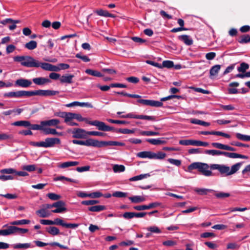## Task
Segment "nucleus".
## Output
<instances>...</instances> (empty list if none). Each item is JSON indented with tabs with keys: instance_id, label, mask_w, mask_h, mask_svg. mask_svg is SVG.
<instances>
[{
	"instance_id": "f257e3e1",
	"label": "nucleus",
	"mask_w": 250,
	"mask_h": 250,
	"mask_svg": "<svg viewBox=\"0 0 250 250\" xmlns=\"http://www.w3.org/2000/svg\"><path fill=\"white\" fill-rule=\"evenodd\" d=\"M15 62H20L21 65L27 67H41L45 71H58L60 69L57 66L47 62H42L29 56H17L14 57Z\"/></svg>"
},
{
	"instance_id": "f03ea898",
	"label": "nucleus",
	"mask_w": 250,
	"mask_h": 250,
	"mask_svg": "<svg viewBox=\"0 0 250 250\" xmlns=\"http://www.w3.org/2000/svg\"><path fill=\"white\" fill-rule=\"evenodd\" d=\"M72 143L74 144L83 145L87 146H93L96 147H103L104 146H125V144L122 142L113 141H99L93 139H88L85 141L73 140Z\"/></svg>"
},
{
	"instance_id": "7ed1b4c3",
	"label": "nucleus",
	"mask_w": 250,
	"mask_h": 250,
	"mask_svg": "<svg viewBox=\"0 0 250 250\" xmlns=\"http://www.w3.org/2000/svg\"><path fill=\"white\" fill-rule=\"evenodd\" d=\"M242 163H238L231 167L223 164H211L210 168L211 170H217L220 174L223 176H228L235 173L240 168Z\"/></svg>"
},
{
	"instance_id": "20e7f679",
	"label": "nucleus",
	"mask_w": 250,
	"mask_h": 250,
	"mask_svg": "<svg viewBox=\"0 0 250 250\" xmlns=\"http://www.w3.org/2000/svg\"><path fill=\"white\" fill-rule=\"evenodd\" d=\"M210 166L206 163L201 162H194L189 165L188 168L189 171L193 169H198V171L206 176H210L212 175V172L208 170Z\"/></svg>"
},
{
	"instance_id": "39448f33",
	"label": "nucleus",
	"mask_w": 250,
	"mask_h": 250,
	"mask_svg": "<svg viewBox=\"0 0 250 250\" xmlns=\"http://www.w3.org/2000/svg\"><path fill=\"white\" fill-rule=\"evenodd\" d=\"M61 144V140L58 138H46L44 141L30 142L29 144L33 146L43 147L45 148L54 147L55 145Z\"/></svg>"
},
{
	"instance_id": "423d86ee",
	"label": "nucleus",
	"mask_w": 250,
	"mask_h": 250,
	"mask_svg": "<svg viewBox=\"0 0 250 250\" xmlns=\"http://www.w3.org/2000/svg\"><path fill=\"white\" fill-rule=\"evenodd\" d=\"M88 124L97 127V128L103 131H110L113 129L112 127L106 125L104 122L98 120L90 121Z\"/></svg>"
},
{
	"instance_id": "0eeeda50",
	"label": "nucleus",
	"mask_w": 250,
	"mask_h": 250,
	"mask_svg": "<svg viewBox=\"0 0 250 250\" xmlns=\"http://www.w3.org/2000/svg\"><path fill=\"white\" fill-rule=\"evenodd\" d=\"M123 118H132L137 119L146 120L149 121H156V117L152 116L144 115H136L133 113H129L125 115L121 116Z\"/></svg>"
},
{
	"instance_id": "6e6552de",
	"label": "nucleus",
	"mask_w": 250,
	"mask_h": 250,
	"mask_svg": "<svg viewBox=\"0 0 250 250\" xmlns=\"http://www.w3.org/2000/svg\"><path fill=\"white\" fill-rule=\"evenodd\" d=\"M53 206H54V208H56L51 210V212L53 213H60L67 210V208L65 207L66 204L63 201L60 200L55 202L53 203Z\"/></svg>"
},
{
	"instance_id": "1a4fd4ad",
	"label": "nucleus",
	"mask_w": 250,
	"mask_h": 250,
	"mask_svg": "<svg viewBox=\"0 0 250 250\" xmlns=\"http://www.w3.org/2000/svg\"><path fill=\"white\" fill-rule=\"evenodd\" d=\"M53 222V225H60L66 228L75 229L79 226L78 224L66 223L60 218H55Z\"/></svg>"
},
{
	"instance_id": "9d476101",
	"label": "nucleus",
	"mask_w": 250,
	"mask_h": 250,
	"mask_svg": "<svg viewBox=\"0 0 250 250\" xmlns=\"http://www.w3.org/2000/svg\"><path fill=\"white\" fill-rule=\"evenodd\" d=\"M161 204L159 202H153L149 204L148 205H140L134 206L133 208L135 210L138 211L144 210L157 207L160 206Z\"/></svg>"
},
{
	"instance_id": "9b49d317",
	"label": "nucleus",
	"mask_w": 250,
	"mask_h": 250,
	"mask_svg": "<svg viewBox=\"0 0 250 250\" xmlns=\"http://www.w3.org/2000/svg\"><path fill=\"white\" fill-rule=\"evenodd\" d=\"M88 131L83 129L76 128L72 131V137L74 138H85L88 135Z\"/></svg>"
},
{
	"instance_id": "f8f14e48",
	"label": "nucleus",
	"mask_w": 250,
	"mask_h": 250,
	"mask_svg": "<svg viewBox=\"0 0 250 250\" xmlns=\"http://www.w3.org/2000/svg\"><path fill=\"white\" fill-rule=\"evenodd\" d=\"M59 93L58 91L51 90H35V95L42 96H49L55 95Z\"/></svg>"
},
{
	"instance_id": "ddd939ff",
	"label": "nucleus",
	"mask_w": 250,
	"mask_h": 250,
	"mask_svg": "<svg viewBox=\"0 0 250 250\" xmlns=\"http://www.w3.org/2000/svg\"><path fill=\"white\" fill-rule=\"evenodd\" d=\"M31 84L32 82L30 80L23 78H21L15 81V85L16 86L24 88L29 87L31 85Z\"/></svg>"
},
{
	"instance_id": "4468645a",
	"label": "nucleus",
	"mask_w": 250,
	"mask_h": 250,
	"mask_svg": "<svg viewBox=\"0 0 250 250\" xmlns=\"http://www.w3.org/2000/svg\"><path fill=\"white\" fill-rule=\"evenodd\" d=\"M74 106H80L81 107H86L88 108H92V104L88 102H79L77 101L73 102L69 104H65V106L67 107H71Z\"/></svg>"
},
{
	"instance_id": "2eb2a0df",
	"label": "nucleus",
	"mask_w": 250,
	"mask_h": 250,
	"mask_svg": "<svg viewBox=\"0 0 250 250\" xmlns=\"http://www.w3.org/2000/svg\"><path fill=\"white\" fill-rule=\"evenodd\" d=\"M32 81L35 84L38 85H42L51 83L49 79L44 77L35 78L33 79Z\"/></svg>"
},
{
	"instance_id": "dca6fc26",
	"label": "nucleus",
	"mask_w": 250,
	"mask_h": 250,
	"mask_svg": "<svg viewBox=\"0 0 250 250\" xmlns=\"http://www.w3.org/2000/svg\"><path fill=\"white\" fill-rule=\"evenodd\" d=\"M12 247L15 250H26L28 248H33L34 246L30 243H17L13 245Z\"/></svg>"
},
{
	"instance_id": "f3484780",
	"label": "nucleus",
	"mask_w": 250,
	"mask_h": 250,
	"mask_svg": "<svg viewBox=\"0 0 250 250\" xmlns=\"http://www.w3.org/2000/svg\"><path fill=\"white\" fill-rule=\"evenodd\" d=\"M178 39L187 45H191L193 43V40L189 36L187 35H181L178 37Z\"/></svg>"
},
{
	"instance_id": "a211bd4d",
	"label": "nucleus",
	"mask_w": 250,
	"mask_h": 250,
	"mask_svg": "<svg viewBox=\"0 0 250 250\" xmlns=\"http://www.w3.org/2000/svg\"><path fill=\"white\" fill-rule=\"evenodd\" d=\"M224 156L230 158H242V159H248V157L247 156L240 154L236 153L233 152H228L225 151Z\"/></svg>"
},
{
	"instance_id": "6ab92c4d",
	"label": "nucleus",
	"mask_w": 250,
	"mask_h": 250,
	"mask_svg": "<svg viewBox=\"0 0 250 250\" xmlns=\"http://www.w3.org/2000/svg\"><path fill=\"white\" fill-rule=\"evenodd\" d=\"M60 123V121L58 119H54L48 121H42L41 125L42 126H56Z\"/></svg>"
},
{
	"instance_id": "aec40b11",
	"label": "nucleus",
	"mask_w": 250,
	"mask_h": 250,
	"mask_svg": "<svg viewBox=\"0 0 250 250\" xmlns=\"http://www.w3.org/2000/svg\"><path fill=\"white\" fill-rule=\"evenodd\" d=\"M79 163L77 161H68L62 163L58 167L61 168H65L66 167L77 166Z\"/></svg>"
},
{
	"instance_id": "412c9836",
	"label": "nucleus",
	"mask_w": 250,
	"mask_h": 250,
	"mask_svg": "<svg viewBox=\"0 0 250 250\" xmlns=\"http://www.w3.org/2000/svg\"><path fill=\"white\" fill-rule=\"evenodd\" d=\"M137 156L142 158H149L152 159V152L150 151H145L138 153Z\"/></svg>"
},
{
	"instance_id": "4be33fe9",
	"label": "nucleus",
	"mask_w": 250,
	"mask_h": 250,
	"mask_svg": "<svg viewBox=\"0 0 250 250\" xmlns=\"http://www.w3.org/2000/svg\"><path fill=\"white\" fill-rule=\"evenodd\" d=\"M3 96L4 97L7 98H21V91H11L7 93H5L3 94Z\"/></svg>"
},
{
	"instance_id": "5701e85b",
	"label": "nucleus",
	"mask_w": 250,
	"mask_h": 250,
	"mask_svg": "<svg viewBox=\"0 0 250 250\" xmlns=\"http://www.w3.org/2000/svg\"><path fill=\"white\" fill-rule=\"evenodd\" d=\"M128 199L131 201L132 203L135 204L142 203L146 200L145 197L138 195L129 197Z\"/></svg>"
},
{
	"instance_id": "b1692460",
	"label": "nucleus",
	"mask_w": 250,
	"mask_h": 250,
	"mask_svg": "<svg viewBox=\"0 0 250 250\" xmlns=\"http://www.w3.org/2000/svg\"><path fill=\"white\" fill-rule=\"evenodd\" d=\"M204 153L206 154L212 155V156H219L224 155L225 151H222L220 150L212 149V150H206Z\"/></svg>"
},
{
	"instance_id": "393cba45",
	"label": "nucleus",
	"mask_w": 250,
	"mask_h": 250,
	"mask_svg": "<svg viewBox=\"0 0 250 250\" xmlns=\"http://www.w3.org/2000/svg\"><path fill=\"white\" fill-rule=\"evenodd\" d=\"M73 77V75H63L61 78L60 81L62 83H72Z\"/></svg>"
},
{
	"instance_id": "a878e982",
	"label": "nucleus",
	"mask_w": 250,
	"mask_h": 250,
	"mask_svg": "<svg viewBox=\"0 0 250 250\" xmlns=\"http://www.w3.org/2000/svg\"><path fill=\"white\" fill-rule=\"evenodd\" d=\"M89 211L92 212H100L106 209V207L103 205L91 206L88 208Z\"/></svg>"
},
{
	"instance_id": "bb28decb",
	"label": "nucleus",
	"mask_w": 250,
	"mask_h": 250,
	"mask_svg": "<svg viewBox=\"0 0 250 250\" xmlns=\"http://www.w3.org/2000/svg\"><path fill=\"white\" fill-rule=\"evenodd\" d=\"M146 141L153 145H159L164 144L166 142L164 140H162L160 138L159 139H147Z\"/></svg>"
},
{
	"instance_id": "cd10ccee",
	"label": "nucleus",
	"mask_w": 250,
	"mask_h": 250,
	"mask_svg": "<svg viewBox=\"0 0 250 250\" xmlns=\"http://www.w3.org/2000/svg\"><path fill=\"white\" fill-rule=\"evenodd\" d=\"M221 68V65L219 64H216L213 66L210 69L209 74L210 77L216 75Z\"/></svg>"
},
{
	"instance_id": "c85d7f7f",
	"label": "nucleus",
	"mask_w": 250,
	"mask_h": 250,
	"mask_svg": "<svg viewBox=\"0 0 250 250\" xmlns=\"http://www.w3.org/2000/svg\"><path fill=\"white\" fill-rule=\"evenodd\" d=\"M36 214H38L40 217L45 218L50 216V213L48 212L45 208H42L38 210L36 212Z\"/></svg>"
},
{
	"instance_id": "c756f323",
	"label": "nucleus",
	"mask_w": 250,
	"mask_h": 250,
	"mask_svg": "<svg viewBox=\"0 0 250 250\" xmlns=\"http://www.w3.org/2000/svg\"><path fill=\"white\" fill-rule=\"evenodd\" d=\"M12 125L15 126H24V127H29L31 124L29 121H16L12 124Z\"/></svg>"
},
{
	"instance_id": "7c9ffc66",
	"label": "nucleus",
	"mask_w": 250,
	"mask_h": 250,
	"mask_svg": "<svg viewBox=\"0 0 250 250\" xmlns=\"http://www.w3.org/2000/svg\"><path fill=\"white\" fill-rule=\"evenodd\" d=\"M43 132L46 135L48 134H52V135H61V133H58L57 130L54 128H48V127H43Z\"/></svg>"
},
{
	"instance_id": "2f4dec72",
	"label": "nucleus",
	"mask_w": 250,
	"mask_h": 250,
	"mask_svg": "<svg viewBox=\"0 0 250 250\" xmlns=\"http://www.w3.org/2000/svg\"><path fill=\"white\" fill-rule=\"evenodd\" d=\"M85 72L86 74L90 75L93 76L97 77H104V75H103L100 72H99L97 70L87 69L85 70Z\"/></svg>"
},
{
	"instance_id": "473e14b6",
	"label": "nucleus",
	"mask_w": 250,
	"mask_h": 250,
	"mask_svg": "<svg viewBox=\"0 0 250 250\" xmlns=\"http://www.w3.org/2000/svg\"><path fill=\"white\" fill-rule=\"evenodd\" d=\"M190 122L192 124L199 125L205 126H208L210 125L209 123L206 122L196 119H191Z\"/></svg>"
},
{
	"instance_id": "72a5a7b5",
	"label": "nucleus",
	"mask_w": 250,
	"mask_h": 250,
	"mask_svg": "<svg viewBox=\"0 0 250 250\" xmlns=\"http://www.w3.org/2000/svg\"><path fill=\"white\" fill-rule=\"evenodd\" d=\"M11 234L15 233L17 231H19L21 233H25L28 231V229H22L15 226H10Z\"/></svg>"
},
{
	"instance_id": "f704fd0d",
	"label": "nucleus",
	"mask_w": 250,
	"mask_h": 250,
	"mask_svg": "<svg viewBox=\"0 0 250 250\" xmlns=\"http://www.w3.org/2000/svg\"><path fill=\"white\" fill-rule=\"evenodd\" d=\"M149 176H150V175L148 173L140 174L139 175H137V176H135L130 178L129 179V180L130 181H136L141 180L142 179L146 178L148 177Z\"/></svg>"
},
{
	"instance_id": "c9c22d12",
	"label": "nucleus",
	"mask_w": 250,
	"mask_h": 250,
	"mask_svg": "<svg viewBox=\"0 0 250 250\" xmlns=\"http://www.w3.org/2000/svg\"><path fill=\"white\" fill-rule=\"evenodd\" d=\"M46 230L49 234L54 236L58 235L60 233V230L55 227H49L47 228Z\"/></svg>"
},
{
	"instance_id": "e433bc0d",
	"label": "nucleus",
	"mask_w": 250,
	"mask_h": 250,
	"mask_svg": "<svg viewBox=\"0 0 250 250\" xmlns=\"http://www.w3.org/2000/svg\"><path fill=\"white\" fill-rule=\"evenodd\" d=\"M140 134L143 136H151L160 135L159 132L152 131H140Z\"/></svg>"
},
{
	"instance_id": "4c0bfd02",
	"label": "nucleus",
	"mask_w": 250,
	"mask_h": 250,
	"mask_svg": "<svg viewBox=\"0 0 250 250\" xmlns=\"http://www.w3.org/2000/svg\"><path fill=\"white\" fill-rule=\"evenodd\" d=\"M166 156V153L162 152H159L157 153L152 152V159H159L162 160L165 158Z\"/></svg>"
},
{
	"instance_id": "58836bf2",
	"label": "nucleus",
	"mask_w": 250,
	"mask_h": 250,
	"mask_svg": "<svg viewBox=\"0 0 250 250\" xmlns=\"http://www.w3.org/2000/svg\"><path fill=\"white\" fill-rule=\"evenodd\" d=\"M194 191L200 195H206L208 192L214 191L213 189H207V188H196L194 189Z\"/></svg>"
},
{
	"instance_id": "ea45409f",
	"label": "nucleus",
	"mask_w": 250,
	"mask_h": 250,
	"mask_svg": "<svg viewBox=\"0 0 250 250\" xmlns=\"http://www.w3.org/2000/svg\"><path fill=\"white\" fill-rule=\"evenodd\" d=\"M113 170L115 173L122 172L125 170V167L122 165H114L113 167Z\"/></svg>"
},
{
	"instance_id": "a19ab883",
	"label": "nucleus",
	"mask_w": 250,
	"mask_h": 250,
	"mask_svg": "<svg viewBox=\"0 0 250 250\" xmlns=\"http://www.w3.org/2000/svg\"><path fill=\"white\" fill-rule=\"evenodd\" d=\"M37 43L35 41H31L25 44V47L29 49L33 50L37 47Z\"/></svg>"
},
{
	"instance_id": "79ce46f5",
	"label": "nucleus",
	"mask_w": 250,
	"mask_h": 250,
	"mask_svg": "<svg viewBox=\"0 0 250 250\" xmlns=\"http://www.w3.org/2000/svg\"><path fill=\"white\" fill-rule=\"evenodd\" d=\"M163 105L162 102L158 101L149 100L148 105L153 107H162Z\"/></svg>"
},
{
	"instance_id": "37998d69",
	"label": "nucleus",
	"mask_w": 250,
	"mask_h": 250,
	"mask_svg": "<svg viewBox=\"0 0 250 250\" xmlns=\"http://www.w3.org/2000/svg\"><path fill=\"white\" fill-rule=\"evenodd\" d=\"M236 137L237 139L245 141H250V136L244 135L240 133H237L236 134Z\"/></svg>"
},
{
	"instance_id": "c03bdc74",
	"label": "nucleus",
	"mask_w": 250,
	"mask_h": 250,
	"mask_svg": "<svg viewBox=\"0 0 250 250\" xmlns=\"http://www.w3.org/2000/svg\"><path fill=\"white\" fill-rule=\"evenodd\" d=\"M74 119H76L78 121L82 122L84 121L86 123L88 124V122H90L87 118H83L80 114L73 113Z\"/></svg>"
},
{
	"instance_id": "a18cd8bd",
	"label": "nucleus",
	"mask_w": 250,
	"mask_h": 250,
	"mask_svg": "<svg viewBox=\"0 0 250 250\" xmlns=\"http://www.w3.org/2000/svg\"><path fill=\"white\" fill-rule=\"evenodd\" d=\"M240 43H247L250 42V36L248 35H243L240 40H238Z\"/></svg>"
},
{
	"instance_id": "49530a36",
	"label": "nucleus",
	"mask_w": 250,
	"mask_h": 250,
	"mask_svg": "<svg viewBox=\"0 0 250 250\" xmlns=\"http://www.w3.org/2000/svg\"><path fill=\"white\" fill-rule=\"evenodd\" d=\"M249 65L248 63L242 62L240 64V66L238 67L237 70L239 72H245L246 70L248 69Z\"/></svg>"
},
{
	"instance_id": "de8ad7c7",
	"label": "nucleus",
	"mask_w": 250,
	"mask_h": 250,
	"mask_svg": "<svg viewBox=\"0 0 250 250\" xmlns=\"http://www.w3.org/2000/svg\"><path fill=\"white\" fill-rule=\"evenodd\" d=\"M47 196L52 201H57L61 198V196L60 195L54 193H49L47 194Z\"/></svg>"
},
{
	"instance_id": "09e8293b",
	"label": "nucleus",
	"mask_w": 250,
	"mask_h": 250,
	"mask_svg": "<svg viewBox=\"0 0 250 250\" xmlns=\"http://www.w3.org/2000/svg\"><path fill=\"white\" fill-rule=\"evenodd\" d=\"M73 119H74L73 113L66 112L64 118V122L68 124Z\"/></svg>"
},
{
	"instance_id": "8fccbe9b",
	"label": "nucleus",
	"mask_w": 250,
	"mask_h": 250,
	"mask_svg": "<svg viewBox=\"0 0 250 250\" xmlns=\"http://www.w3.org/2000/svg\"><path fill=\"white\" fill-rule=\"evenodd\" d=\"M229 193H225L223 192H220L215 194V196L216 198L219 199H224L230 196Z\"/></svg>"
},
{
	"instance_id": "3c124183",
	"label": "nucleus",
	"mask_w": 250,
	"mask_h": 250,
	"mask_svg": "<svg viewBox=\"0 0 250 250\" xmlns=\"http://www.w3.org/2000/svg\"><path fill=\"white\" fill-rule=\"evenodd\" d=\"M1 173L2 174H15L16 170V169L12 168H4L0 170Z\"/></svg>"
},
{
	"instance_id": "603ef678",
	"label": "nucleus",
	"mask_w": 250,
	"mask_h": 250,
	"mask_svg": "<svg viewBox=\"0 0 250 250\" xmlns=\"http://www.w3.org/2000/svg\"><path fill=\"white\" fill-rule=\"evenodd\" d=\"M162 67H166L168 68H172L173 67L174 63L172 61H164L162 63Z\"/></svg>"
},
{
	"instance_id": "864d4df0",
	"label": "nucleus",
	"mask_w": 250,
	"mask_h": 250,
	"mask_svg": "<svg viewBox=\"0 0 250 250\" xmlns=\"http://www.w3.org/2000/svg\"><path fill=\"white\" fill-rule=\"evenodd\" d=\"M99 201L97 200H85L82 202V204L86 206L93 205L96 204H98Z\"/></svg>"
},
{
	"instance_id": "5fc2aeb1",
	"label": "nucleus",
	"mask_w": 250,
	"mask_h": 250,
	"mask_svg": "<svg viewBox=\"0 0 250 250\" xmlns=\"http://www.w3.org/2000/svg\"><path fill=\"white\" fill-rule=\"evenodd\" d=\"M127 195V193L122 191H115L112 194L113 196L118 198L125 197Z\"/></svg>"
},
{
	"instance_id": "6e6d98bb",
	"label": "nucleus",
	"mask_w": 250,
	"mask_h": 250,
	"mask_svg": "<svg viewBox=\"0 0 250 250\" xmlns=\"http://www.w3.org/2000/svg\"><path fill=\"white\" fill-rule=\"evenodd\" d=\"M35 95V91L21 90V97L26 96L30 97Z\"/></svg>"
},
{
	"instance_id": "4d7b16f0",
	"label": "nucleus",
	"mask_w": 250,
	"mask_h": 250,
	"mask_svg": "<svg viewBox=\"0 0 250 250\" xmlns=\"http://www.w3.org/2000/svg\"><path fill=\"white\" fill-rule=\"evenodd\" d=\"M167 161L170 164L175 165L177 167H179L181 165V161L180 160L174 159L172 158H169L167 159Z\"/></svg>"
},
{
	"instance_id": "13d9d810",
	"label": "nucleus",
	"mask_w": 250,
	"mask_h": 250,
	"mask_svg": "<svg viewBox=\"0 0 250 250\" xmlns=\"http://www.w3.org/2000/svg\"><path fill=\"white\" fill-rule=\"evenodd\" d=\"M11 234L10 226H9L7 229H0V235L7 236Z\"/></svg>"
},
{
	"instance_id": "bf43d9fd",
	"label": "nucleus",
	"mask_w": 250,
	"mask_h": 250,
	"mask_svg": "<svg viewBox=\"0 0 250 250\" xmlns=\"http://www.w3.org/2000/svg\"><path fill=\"white\" fill-rule=\"evenodd\" d=\"M146 229L151 232L156 233H160L161 232V230L159 229L158 227L156 226H151L148 227Z\"/></svg>"
},
{
	"instance_id": "052dcab7",
	"label": "nucleus",
	"mask_w": 250,
	"mask_h": 250,
	"mask_svg": "<svg viewBox=\"0 0 250 250\" xmlns=\"http://www.w3.org/2000/svg\"><path fill=\"white\" fill-rule=\"evenodd\" d=\"M95 13L99 16L104 17H107V16H109V15H108V12L103 9L97 10L95 11Z\"/></svg>"
},
{
	"instance_id": "680f3d73",
	"label": "nucleus",
	"mask_w": 250,
	"mask_h": 250,
	"mask_svg": "<svg viewBox=\"0 0 250 250\" xmlns=\"http://www.w3.org/2000/svg\"><path fill=\"white\" fill-rule=\"evenodd\" d=\"M13 138V136L12 134H8L6 133L0 134V141L12 139Z\"/></svg>"
},
{
	"instance_id": "e2e57ef3",
	"label": "nucleus",
	"mask_w": 250,
	"mask_h": 250,
	"mask_svg": "<svg viewBox=\"0 0 250 250\" xmlns=\"http://www.w3.org/2000/svg\"><path fill=\"white\" fill-rule=\"evenodd\" d=\"M23 170L31 172L36 170V166L34 165L24 166L22 167Z\"/></svg>"
},
{
	"instance_id": "0e129e2a",
	"label": "nucleus",
	"mask_w": 250,
	"mask_h": 250,
	"mask_svg": "<svg viewBox=\"0 0 250 250\" xmlns=\"http://www.w3.org/2000/svg\"><path fill=\"white\" fill-rule=\"evenodd\" d=\"M87 134L91 136H104L105 135V133L96 131H88Z\"/></svg>"
},
{
	"instance_id": "69168bd1",
	"label": "nucleus",
	"mask_w": 250,
	"mask_h": 250,
	"mask_svg": "<svg viewBox=\"0 0 250 250\" xmlns=\"http://www.w3.org/2000/svg\"><path fill=\"white\" fill-rule=\"evenodd\" d=\"M211 145L217 148L225 150L226 145H224L219 143H212Z\"/></svg>"
},
{
	"instance_id": "338daca9",
	"label": "nucleus",
	"mask_w": 250,
	"mask_h": 250,
	"mask_svg": "<svg viewBox=\"0 0 250 250\" xmlns=\"http://www.w3.org/2000/svg\"><path fill=\"white\" fill-rule=\"evenodd\" d=\"M193 140H181L179 142V144L183 146H192Z\"/></svg>"
},
{
	"instance_id": "774afa93",
	"label": "nucleus",
	"mask_w": 250,
	"mask_h": 250,
	"mask_svg": "<svg viewBox=\"0 0 250 250\" xmlns=\"http://www.w3.org/2000/svg\"><path fill=\"white\" fill-rule=\"evenodd\" d=\"M43 126L42 125H39L37 124H33L29 126L30 129L34 130H43Z\"/></svg>"
}]
</instances>
